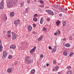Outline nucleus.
Listing matches in <instances>:
<instances>
[{
    "instance_id": "nucleus-11",
    "label": "nucleus",
    "mask_w": 74,
    "mask_h": 74,
    "mask_svg": "<svg viewBox=\"0 0 74 74\" xmlns=\"http://www.w3.org/2000/svg\"><path fill=\"white\" fill-rule=\"evenodd\" d=\"M57 47L56 46L53 49V50L51 51L52 52H55V51H56L57 50V49L56 47Z\"/></svg>"
},
{
    "instance_id": "nucleus-50",
    "label": "nucleus",
    "mask_w": 74,
    "mask_h": 74,
    "mask_svg": "<svg viewBox=\"0 0 74 74\" xmlns=\"http://www.w3.org/2000/svg\"><path fill=\"white\" fill-rule=\"evenodd\" d=\"M53 71H56V70H55V69H53Z\"/></svg>"
},
{
    "instance_id": "nucleus-26",
    "label": "nucleus",
    "mask_w": 74,
    "mask_h": 74,
    "mask_svg": "<svg viewBox=\"0 0 74 74\" xmlns=\"http://www.w3.org/2000/svg\"><path fill=\"white\" fill-rule=\"evenodd\" d=\"M63 23H62L63 26H65L66 24V22L65 21H63Z\"/></svg>"
},
{
    "instance_id": "nucleus-28",
    "label": "nucleus",
    "mask_w": 74,
    "mask_h": 74,
    "mask_svg": "<svg viewBox=\"0 0 74 74\" xmlns=\"http://www.w3.org/2000/svg\"><path fill=\"white\" fill-rule=\"evenodd\" d=\"M56 24L57 25H59V23H60V21H56Z\"/></svg>"
},
{
    "instance_id": "nucleus-41",
    "label": "nucleus",
    "mask_w": 74,
    "mask_h": 74,
    "mask_svg": "<svg viewBox=\"0 0 74 74\" xmlns=\"http://www.w3.org/2000/svg\"><path fill=\"white\" fill-rule=\"evenodd\" d=\"M38 40L39 41H41V40H42V38H39L38 39Z\"/></svg>"
},
{
    "instance_id": "nucleus-52",
    "label": "nucleus",
    "mask_w": 74,
    "mask_h": 74,
    "mask_svg": "<svg viewBox=\"0 0 74 74\" xmlns=\"http://www.w3.org/2000/svg\"><path fill=\"white\" fill-rule=\"evenodd\" d=\"M46 66H49V64H46Z\"/></svg>"
},
{
    "instance_id": "nucleus-13",
    "label": "nucleus",
    "mask_w": 74,
    "mask_h": 74,
    "mask_svg": "<svg viewBox=\"0 0 74 74\" xmlns=\"http://www.w3.org/2000/svg\"><path fill=\"white\" fill-rule=\"evenodd\" d=\"M59 10L61 12H63V11H65V9L64 8H62V7H60V8H59Z\"/></svg>"
},
{
    "instance_id": "nucleus-19",
    "label": "nucleus",
    "mask_w": 74,
    "mask_h": 74,
    "mask_svg": "<svg viewBox=\"0 0 74 74\" xmlns=\"http://www.w3.org/2000/svg\"><path fill=\"white\" fill-rule=\"evenodd\" d=\"M3 18L4 20H6L7 19V16L5 14H4V16L3 17Z\"/></svg>"
},
{
    "instance_id": "nucleus-35",
    "label": "nucleus",
    "mask_w": 74,
    "mask_h": 74,
    "mask_svg": "<svg viewBox=\"0 0 74 74\" xmlns=\"http://www.w3.org/2000/svg\"><path fill=\"white\" fill-rule=\"evenodd\" d=\"M0 4H1L3 5V4H4V1H3V0H2V1L1 2V3H0Z\"/></svg>"
},
{
    "instance_id": "nucleus-21",
    "label": "nucleus",
    "mask_w": 74,
    "mask_h": 74,
    "mask_svg": "<svg viewBox=\"0 0 74 74\" xmlns=\"http://www.w3.org/2000/svg\"><path fill=\"white\" fill-rule=\"evenodd\" d=\"M12 2L13 3V4H15L18 2V0H13Z\"/></svg>"
},
{
    "instance_id": "nucleus-33",
    "label": "nucleus",
    "mask_w": 74,
    "mask_h": 74,
    "mask_svg": "<svg viewBox=\"0 0 74 74\" xmlns=\"http://www.w3.org/2000/svg\"><path fill=\"white\" fill-rule=\"evenodd\" d=\"M29 8H27L25 9L26 12H28V10H29Z\"/></svg>"
},
{
    "instance_id": "nucleus-56",
    "label": "nucleus",
    "mask_w": 74,
    "mask_h": 74,
    "mask_svg": "<svg viewBox=\"0 0 74 74\" xmlns=\"http://www.w3.org/2000/svg\"><path fill=\"white\" fill-rule=\"evenodd\" d=\"M58 74H60V72H58Z\"/></svg>"
},
{
    "instance_id": "nucleus-43",
    "label": "nucleus",
    "mask_w": 74,
    "mask_h": 74,
    "mask_svg": "<svg viewBox=\"0 0 74 74\" xmlns=\"http://www.w3.org/2000/svg\"><path fill=\"white\" fill-rule=\"evenodd\" d=\"M33 26L34 27H36V24H33Z\"/></svg>"
},
{
    "instance_id": "nucleus-30",
    "label": "nucleus",
    "mask_w": 74,
    "mask_h": 74,
    "mask_svg": "<svg viewBox=\"0 0 74 74\" xmlns=\"http://www.w3.org/2000/svg\"><path fill=\"white\" fill-rule=\"evenodd\" d=\"M71 66H69L67 67V69H68V70H70V69H71Z\"/></svg>"
},
{
    "instance_id": "nucleus-16",
    "label": "nucleus",
    "mask_w": 74,
    "mask_h": 74,
    "mask_svg": "<svg viewBox=\"0 0 74 74\" xmlns=\"http://www.w3.org/2000/svg\"><path fill=\"white\" fill-rule=\"evenodd\" d=\"M10 16L11 17H12V16H14V13L13 12H11L10 14Z\"/></svg>"
},
{
    "instance_id": "nucleus-39",
    "label": "nucleus",
    "mask_w": 74,
    "mask_h": 74,
    "mask_svg": "<svg viewBox=\"0 0 74 74\" xmlns=\"http://www.w3.org/2000/svg\"><path fill=\"white\" fill-rule=\"evenodd\" d=\"M8 34H11V31H8Z\"/></svg>"
},
{
    "instance_id": "nucleus-37",
    "label": "nucleus",
    "mask_w": 74,
    "mask_h": 74,
    "mask_svg": "<svg viewBox=\"0 0 74 74\" xmlns=\"http://www.w3.org/2000/svg\"><path fill=\"white\" fill-rule=\"evenodd\" d=\"M8 58H9V59H11V58H12V57L11 56V55H9V56H8Z\"/></svg>"
},
{
    "instance_id": "nucleus-18",
    "label": "nucleus",
    "mask_w": 74,
    "mask_h": 74,
    "mask_svg": "<svg viewBox=\"0 0 74 74\" xmlns=\"http://www.w3.org/2000/svg\"><path fill=\"white\" fill-rule=\"evenodd\" d=\"M53 7L54 8H57L58 7V5H56L54 4L53 5Z\"/></svg>"
},
{
    "instance_id": "nucleus-7",
    "label": "nucleus",
    "mask_w": 74,
    "mask_h": 74,
    "mask_svg": "<svg viewBox=\"0 0 74 74\" xmlns=\"http://www.w3.org/2000/svg\"><path fill=\"white\" fill-rule=\"evenodd\" d=\"M2 42H1V40H0V52L2 51V50H3V46H2Z\"/></svg>"
},
{
    "instance_id": "nucleus-40",
    "label": "nucleus",
    "mask_w": 74,
    "mask_h": 74,
    "mask_svg": "<svg viewBox=\"0 0 74 74\" xmlns=\"http://www.w3.org/2000/svg\"><path fill=\"white\" fill-rule=\"evenodd\" d=\"M7 36L9 38H10V37H11V35H10V34H8Z\"/></svg>"
},
{
    "instance_id": "nucleus-53",
    "label": "nucleus",
    "mask_w": 74,
    "mask_h": 74,
    "mask_svg": "<svg viewBox=\"0 0 74 74\" xmlns=\"http://www.w3.org/2000/svg\"><path fill=\"white\" fill-rule=\"evenodd\" d=\"M32 33H33V34H34L35 32H34L33 31L32 32Z\"/></svg>"
},
{
    "instance_id": "nucleus-31",
    "label": "nucleus",
    "mask_w": 74,
    "mask_h": 74,
    "mask_svg": "<svg viewBox=\"0 0 74 74\" xmlns=\"http://www.w3.org/2000/svg\"><path fill=\"white\" fill-rule=\"evenodd\" d=\"M71 74V72L70 71H68L67 72V74Z\"/></svg>"
},
{
    "instance_id": "nucleus-8",
    "label": "nucleus",
    "mask_w": 74,
    "mask_h": 74,
    "mask_svg": "<svg viewBox=\"0 0 74 74\" xmlns=\"http://www.w3.org/2000/svg\"><path fill=\"white\" fill-rule=\"evenodd\" d=\"M27 29L28 30H29V31H31V30H32V26H31V25H29L27 27Z\"/></svg>"
},
{
    "instance_id": "nucleus-17",
    "label": "nucleus",
    "mask_w": 74,
    "mask_h": 74,
    "mask_svg": "<svg viewBox=\"0 0 74 74\" xmlns=\"http://www.w3.org/2000/svg\"><path fill=\"white\" fill-rule=\"evenodd\" d=\"M65 47H70V44L69 43H67V44H65Z\"/></svg>"
},
{
    "instance_id": "nucleus-1",
    "label": "nucleus",
    "mask_w": 74,
    "mask_h": 74,
    "mask_svg": "<svg viewBox=\"0 0 74 74\" xmlns=\"http://www.w3.org/2000/svg\"><path fill=\"white\" fill-rule=\"evenodd\" d=\"M7 5L8 7H10V8H12L13 7V4L12 2L11 1H9V2L7 1Z\"/></svg>"
},
{
    "instance_id": "nucleus-2",
    "label": "nucleus",
    "mask_w": 74,
    "mask_h": 74,
    "mask_svg": "<svg viewBox=\"0 0 74 74\" xmlns=\"http://www.w3.org/2000/svg\"><path fill=\"white\" fill-rule=\"evenodd\" d=\"M12 38L13 40H15V38H17V35L15 33H14L13 32H12Z\"/></svg>"
},
{
    "instance_id": "nucleus-48",
    "label": "nucleus",
    "mask_w": 74,
    "mask_h": 74,
    "mask_svg": "<svg viewBox=\"0 0 74 74\" xmlns=\"http://www.w3.org/2000/svg\"><path fill=\"white\" fill-rule=\"evenodd\" d=\"M51 48H52V47H51L49 46V49H51Z\"/></svg>"
},
{
    "instance_id": "nucleus-4",
    "label": "nucleus",
    "mask_w": 74,
    "mask_h": 74,
    "mask_svg": "<svg viewBox=\"0 0 74 74\" xmlns=\"http://www.w3.org/2000/svg\"><path fill=\"white\" fill-rule=\"evenodd\" d=\"M46 12H47L50 15H53V14H54V13H53V12L50 10H46Z\"/></svg>"
},
{
    "instance_id": "nucleus-3",
    "label": "nucleus",
    "mask_w": 74,
    "mask_h": 74,
    "mask_svg": "<svg viewBox=\"0 0 74 74\" xmlns=\"http://www.w3.org/2000/svg\"><path fill=\"white\" fill-rule=\"evenodd\" d=\"M7 52L5 51H4L3 53V54L2 55V58H4V59H5L6 58V57H7Z\"/></svg>"
},
{
    "instance_id": "nucleus-45",
    "label": "nucleus",
    "mask_w": 74,
    "mask_h": 74,
    "mask_svg": "<svg viewBox=\"0 0 74 74\" xmlns=\"http://www.w3.org/2000/svg\"><path fill=\"white\" fill-rule=\"evenodd\" d=\"M43 56V55H42V54H41L40 56V58H42Z\"/></svg>"
},
{
    "instance_id": "nucleus-6",
    "label": "nucleus",
    "mask_w": 74,
    "mask_h": 74,
    "mask_svg": "<svg viewBox=\"0 0 74 74\" xmlns=\"http://www.w3.org/2000/svg\"><path fill=\"white\" fill-rule=\"evenodd\" d=\"M36 47L35 46L34 47L33 49H32L30 51V53H33V52H35V51H36Z\"/></svg>"
},
{
    "instance_id": "nucleus-20",
    "label": "nucleus",
    "mask_w": 74,
    "mask_h": 74,
    "mask_svg": "<svg viewBox=\"0 0 74 74\" xmlns=\"http://www.w3.org/2000/svg\"><path fill=\"white\" fill-rule=\"evenodd\" d=\"M73 55H74V53L73 52H71L69 54V56L71 57V56H73Z\"/></svg>"
},
{
    "instance_id": "nucleus-14",
    "label": "nucleus",
    "mask_w": 74,
    "mask_h": 74,
    "mask_svg": "<svg viewBox=\"0 0 74 74\" xmlns=\"http://www.w3.org/2000/svg\"><path fill=\"white\" fill-rule=\"evenodd\" d=\"M31 63H33V60L30 59L28 61L27 64H30Z\"/></svg>"
},
{
    "instance_id": "nucleus-36",
    "label": "nucleus",
    "mask_w": 74,
    "mask_h": 74,
    "mask_svg": "<svg viewBox=\"0 0 74 74\" xmlns=\"http://www.w3.org/2000/svg\"><path fill=\"white\" fill-rule=\"evenodd\" d=\"M40 3H44V1L41 0H40Z\"/></svg>"
},
{
    "instance_id": "nucleus-23",
    "label": "nucleus",
    "mask_w": 74,
    "mask_h": 74,
    "mask_svg": "<svg viewBox=\"0 0 74 74\" xmlns=\"http://www.w3.org/2000/svg\"><path fill=\"white\" fill-rule=\"evenodd\" d=\"M3 7H4V6L3 5H2L1 4H0V9H3Z\"/></svg>"
},
{
    "instance_id": "nucleus-54",
    "label": "nucleus",
    "mask_w": 74,
    "mask_h": 74,
    "mask_svg": "<svg viewBox=\"0 0 74 74\" xmlns=\"http://www.w3.org/2000/svg\"><path fill=\"white\" fill-rule=\"evenodd\" d=\"M40 7H43V6H40Z\"/></svg>"
},
{
    "instance_id": "nucleus-55",
    "label": "nucleus",
    "mask_w": 74,
    "mask_h": 74,
    "mask_svg": "<svg viewBox=\"0 0 74 74\" xmlns=\"http://www.w3.org/2000/svg\"><path fill=\"white\" fill-rule=\"evenodd\" d=\"M21 44H23V42H21Z\"/></svg>"
},
{
    "instance_id": "nucleus-9",
    "label": "nucleus",
    "mask_w": 74,
    "mask_h": 74,
    "mask_svg": "<svg viewBox=\"0 0 74 74\" xmlns=\"http://www.w3.org/2000/svg\"><path fill=\"white\" fill-rule=\"evenodd\" d=\"M25 61H27L28 60L30 59V57L29 56H26L25 57Z\"/></svg>"
},
{
    "instance_id": "nucleus-49",
    "label": "nucleus",
    "mask_w": 74,
    "mask_h": 74,
    "mask_svg": "<svg viewBox=\"0 0 74 74\" xmlns=\"http://www.w3.org/2000/svg\"><path fill=\"white\" fill-rule=\"evenodd\" d=\"M49 18H47V20L48 21H49Z\"/></svg>"
},
{
    "instance_id": "nucleus-46",
    "label": "nucleus",
    "mask_w": 74,
    "mask_h": 74,
    "mask_svg": "<svg viewBox=\"0 0 74 74\" xmlns=\"http://www.w3.org/2000/svg\"><path fill=\"white\" fill-rule=\"evenodd\" d=\"M40 38H42V39L43 38V37H42V36H41L39 37Z\"/></svg>"
},
{
    "instance_id": "nucleus-59",
    "label": "nucleus",
    "mask_w": 74,
    "mask_h": 74,
    "mask_svg": "<svg viewBox=\"0 0 74 74\" xmlns=\"http://www.w3.org/2000/svg\"><path fill=\"white\" fill-rule=\"evenodd\" d=\"M58 65H60V64H58Z\"/></svg>"
},
{
    "instance_id": "nucleus-34",
    "label": "nucleus",
    "mask_w": 74,
    "mask_h": 74,
    "mask_svg": "<svg viewBox=\"0 0 74 74\" xmlns=\"http://www.w3.org/2000/svg\"><path fill=\"white\" fill-rule=\"evenodd\" d=\"M69 39L70 40H72V37L71 36H69Z\"/></svg>"
},
{
    "instance_id": "nucleus-12",
    "label": "nucleus",
    "mask_w": 74,
    "mask_h": 74,
    "mask_svg": "<svg viewBox=\"0 0 74 74\" xmlns=\"http://www.w3.org/2000/svg\"><path fill=\"white\" fill-rule=\"evenodd\" d=\"M10 48H12V49H15L16 48V46L14 45H12L10 47Z\"/></svg>"
},
{
    "instance_id": "nucleus-32",
    "label": "nucleus",
    "mask_w": 74,
    "mask_h": 74,
    "mask_svg": "<svg viewBox=\"0 0 74 74\" xmlns=\"http://www.w3.org/2000/svg\"><path fill=\"white\" fill-rule=\"evenodd\" d=\"M43 30L44 32H46V31H47V28H45V27H44L43 29Z\"/></svg>"
},
{
    "instance_id": "nucleus-51",
    "label": "nucleus",
    "mask_w": 74,
    "mask_h": 74,
    "mask_svg": "<svg viewBox=\"0 0 74 74\" xmlns=\"http://www.w3.org/2000/svg\"><path fill=\"white\" fill-rule=\"evenodd\" d=\"M59 16H61V17L62 16V14H60Z\"/></svg>"
},
{
    "instance_id": "nucleus-15",
    "label": "nucleus",
    "mask_w": 74,
    "mask_h": 74,
    "mask_svg": "<svg viewBox=\"0 0 74 74\" xmlns=\"http://www.w3.org/2000/svg\"><path fill=\"white\" fill-rule=\"evenodd\" d=\"M63 55H64L65 56H67V51H64L63 52Z\"/></svg>"
},
{
    "instance_id": "nucleus-47",
    "label": "nucleus",
    "mask_w": 74,
    "mask_h": 74,
    "mask_svg": "<svg viewBox=\"0 0 74 74\" xmlns=\"http://www.w3.org/2000/svg\"><path fill=\"white\" fill-rule=\"evenodd\" d=\"M23 3H21L20 5L21 6V7H22V6H23Z\"/></svg>"
},
{
    "instance_id": "nucleus-27",
    "label": "nucleus",
    "mask_w": 74,
    "mask_h": 74,
    "mask_svg": "<svg viewBox=\"0 0 74 74\" xmlns=\"http://www.w3.org/2000/svg\"><path fill=\"white\" fill-rule=\"evenodd\" d=\"M55 69L56 71H58V69H59V66H56L55 68Z\"/></svg>"
},
{
    "instance_id": "nucleus-58",
    "label": "nucleus",
    "mask_w": 74,
    "mask_h": 74,
    "mask_svg": "<svg viewBox=\"0 0 74 74\" xmlns=\"http://www.w3.org/2000/svg\"><path fill=\"white\" fill-rule=\"evenodd\" d=\"M64 40H66V38H64Z\"/></svg>"
},
{
    "instance_id": "nucleus-38",
    "label": "nucleus",
    "mask_w": 74,
    "mask_h": 74,
    "mask_svg": "<svg viewBox=\"0 0 74 74\" xmlns=\"http://www.w3.org/2000/svg\"><path fill=\"white\" fill-rule=\"evenodd\" d=\"M34 17H37V14H35L34 15Z\"/></svg>"
},
{
    "instance_id": "nucleus-42",
    "label": "nucleus",
    "mask_w": 74,
    "mask_h": 74,
    "mask_svg": "<svg viewBox=\"0 0 74 74\" xmlns=\"http://www.w3.org/2000/svg\"><path fill=\"white\" fill-rule=\"evenodd\" d=\"M53 64H55V63H56V60H54L53 61Z\"/></svg>"
},
{
    "instance_id": "nucleus-29",
    "label": "nucleus",
    "mask_w": 74,
    "mask_h": 74,
    "mask_svg": "<svg viewBox=\"0 0 74 74\" xmlns=\"http://www.w3.org/2000/svg\"><path fill=\"white\" fill-rule=\"evenodd\" d=\"M56 32L57 34H59L60 33V31L59 30H57Z\"/></svg>"
},
{
    "instance_id": "nucleus-25",
    "label": "nucleus",
    "mask_w": 74,
    "mask_h": 74,
    "mask_svg": "<svg viewBox=\"0 0 74 74\" xmlns=\"http://www.w3.org/2000/svg\"><path fill=\"white\" fill-rule=\"evenodd\" d=\"M33 21H34L35 22H37V21H38V19H37V18H33Z\"/></svg>"
},
{
    "instance_id": "nucleus-24",
    "label": "nucleus",
    "mask_w": 74,
    "mask_h": 74,
    "mask_svg": "<svg viewBox=\"0 0 74 74\" xmlns=\"http://www.w3.org/2000/svg\"><path fill=\"white\" fill-rule=\"evenodd\" d=\"M7 71L8 73H11V71H12V70H11V69L8 68L7 69Z\"/></svg>"
},
{
    "instance_id": "nucleus-22",
    "label": "nucleus",
    "mask_w": 74,
    "mask_h": 74,
    "mask_svg": "<svg viewBox=\"0 0 74 74\" xmlns=\"http://www.w3.org/2000/svg\"><path fill=\"white\" fill-rule=\"evenodd\" d=\"M35 73V70L34 69H33L31 71V73L32 74H34Z\"/></svg>"
},
{
    "instance_id": "nucleus-5",
    "label": "nucleus",
    "mask_w": 74,
    "mask_h": 74,
    "mask_svg": "<svg viewBox=\"0 0 74 74\" xmlns=\"http://www.w3.org/2000/svg\"><path fill=\"white\" fill-rule=\"evenodd\" d=\"M15 25H20V20H17V21H15L14 22Z\"/></svg>"
},
{
    "instance_id": "nucleus-57",
    "label": "nucleus",
    "mask_w": 74,
    "mask_h": 74,
    "mask_svg": "<svg viewBox=\"0 0 74 74\" xmlns=\"http://www.w3.org/2000/svg\"><path fill=\"white\" fill-rule=\"evenodd\" d=\"M27 3H29V1H27Z\"/></svg>"
},
{
    "instance_id": "nucleus-44",
    "label": "nucleus",
    "mask_w": 74,
    "mask_h": 74,
    "mask_svg": "<svg viewBox=\"0 0 74 74\" xmlns=\"http://www.w3.org/2000/svg\"><path fill=\"white\" fill-rule=\"evenodd\" d=\"M54 35H55V36H57V35H58V34H57L56 32L54 33Z\"/></svg>"
},
{
    "instance_id": "nucleus-60",
    "label": "nucleus",
    "mask_w": 74,
    "mask_h": 74,
    "mask_svg": "<svg viewBox=\"0 0 74 74\" xmlns=\"http://www.w3.org/2000/svg\"><path fill=\"white\" fill-rule=\"evenodd\" d=\"M16 26H17V25H16Z\"/></svg>"
},
{
    "instance_id": "nucleus-10",
    "label": "nucleus",
    "mask_w": 74,
    "mask_h": 74,
    "mask_svg": "<svg viewBox=\"0 0 74 74\" xmlns=\"http://www.w3.org/2000/svg\"><path fill=\"white\" fill-rule=\"evenodd\" d=\"M44 18L42 17H41L40 21V23L41 25H42V24H43V22H44Z\"/></svg>"
}]
</instances>
